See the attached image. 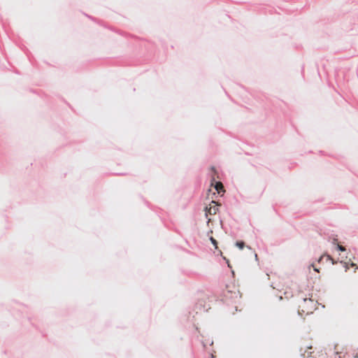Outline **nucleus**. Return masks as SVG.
Returning <instances> with one entry per match:
<instances>
[{"instance_id": "f257e3e1", "label": "nucleus", "mask_w": 358, "mask_h": 358, "mask_svg": "<svg viewBox=\"0 0 358 358\" xmlns=\"http://www.w3.org/2000/svg\"><path fill=\"white\" fill-rule=\"evenodd\" d=\"M301 313L308 315L315 309V302L311 299H303L299 305Z\"/></svg>"}, {"instance_id": "f03ea898", "label": "nucleus", "mask_w": 358, "mask_h": 358, "mask_svg": "<svg viewBox=\"0 0 358 358\" xmlns=\"http://www.w3.org/2000/svg\"><path fill=\"white\" fill-rule=\"evenodd\" d=\"M218 204L214 201H212L208 206L206 207V217L208 215H215L216 214L217 211L218 210Z\"/></svg>"}, {"instance_id": "7ed1b4c3", "label": "nucleus", "mask_w": 358, "mask_h": 358, "mask_svg": "<svg viewBox=\"0 0 358 358\" xmlns=\"http://www.w3.org/2000/svg\"><path fill=\"white\" fill-rule=\"evenodd\" d=\"M214 188L217 191V194L224 192V186L221 182H217L214 186Z\"/></svg>"}, {"instance_id": "20e7f679", "label": "nucleus", "mask_w": 358, "mask_h": 358, "mask_svg": "<svg viewBox=\"0 0 358 358\" xmlns=\"http://www.w3.org/2000/svg\"><path fill=\"white\" fill-rule=\"evenodd\" d=\"M203 346L206 348L207 345H212L213 344V340L208 337L203 341Z\"/></svg>"}, {"instance_id": "39448f33", "label": "nucleus", "mask_w": 358, "mask_h": 358, "mask_svg": "<svg viewBox=\"0 0 358 358\" xmlns=\"http://www.w3.org/2000/svg\"><path fill=\"white\" fill-rule=\"evenodd\" d=\"M301 351L303 352V353L302 354L303 357H306L307 358L311 357V355L313 353V352H309L306 350H304L303 348H301Z\"/></svg>"}, {"instance_id": "423d86ee", "label": "nucleus", "mask_w": 358, "mask_h": 358, "mask_svg": "<svg viewBox=\"0 0 358 358\" xmlns=\"http://www.w3.org/2000/svg\"><path fill=\"white\" fill-rule=\"evenodd\" d=\"M236 245L240 248V249H243L244 248V245H245V243L243 242V241H238L236 243Z\"/></svg>"}, {"instance_id": "0eeeda50", "label": "nucleus", "mask_w": 358, "mask_h": 358, "mask_svg": "<svg viewBox=\"0 0 358 358\" xmlns=\"http://www.w3.org/2000/svg\"><path fill=\"white\" fill-rule=\"evenodd\" d=\"M210 240L211 243L215 245V248H217V243L216 240L212 236L210 238Z\"/></svg>"}, {"instance_id": "6e6552de", "label": "nucleus", "mask_w": 358, "mask_h": 358, "mask_svg": "<svg viewBox=\"0 0 358 358\" xmlns=\"http://www.w3.org/2000/svg\"><path fill=\"white\" fill-rule=\"evenodd\" d=\"M337 248H338V250H339L341 251H345V248L343 246L341 245H337Z\"/></svg>"}, {"instance_id": "1a4fd4ad", "label": "nucleus", "mask_w": 358, "mask_h": 358, "mask_svg": "<svg viewBox=\"0 0 358 358\" xmlns=\"http://www.w3.org/2000/svg\"><path fill=\"white\" fill-rule=\"evenodd\" d=\"M327 259L331 260L333 264H336V262H334V259L330 255H327Z\"/></svg>"}, {"instance_id": "9d476101", "label": "nucleus", "mask_w": 358, "mask_h": 358, "mask_svg": "<svg viewBox=\"0 0 358 358\" xmlns=\"http://www.w3.org/2000/svg\"><path fill=\"white\" fill-rule=\"evenodd\" d=\"M312 358H316V357H313ZM317 358H327V357H326V355H324V354H321V355H318V357H317Z\"/></svg>"}, {"instance_id": "9b49d317", "label": "nucleus", "mask_w": 358, "mask_h": 358, "mask_svg": "<svg viewBox=\"0 0 358 358\" xmlns=\"http://www.w3.org/2000/svg\"><path fill=\"white\" fill-rule=\"evenodd\" d=\"M214 353H215V351H213V352H210L211 358H214L215 357Z\"/></svg>"}, {"instance_id": "f8f14e48", "label": "nucleus", "mask_w": 358, "mask_h": 358, "mask_svg": "<svg viewBox=\"0 0 358 358\" xmlns=\"http://www.w3.org/2000/svg\"><path fill=\"white\" fill-rule=\"evenodd\" d=\"M351 266H355V269H357V268H358V267L357 266V265H356L355 264H354V263H352V264H351Z\"/></svg>"}, {"instance_id": "ddd939ff", "label": "nucleus", "mask_w": 358, "mask_h": 358, "mask_svg": "<svg viewBox=\"0 0 358 358\" xmlns=\"http://www.w3.org/2000/svg\"><path fill=\"white\" fill-rule=\"evenodd\" d=\"M345 266L346 268V270L349 268L348 266V263L345 262Z\"/></svg>"}, {"instance_id": "4468645a", "label": "nucleus", "mask_w": 358, "mask_h": 358, "mask_svg": "<svg viewBox=\"0 0 358 358\" xmlns=\"http://www.w3.org/2000/svg\"><path fill=\"white\" fill-rule=\"evenodd\" d=\"M306 348H307L308 350H311L312 349V347H308L306 346Z\"/></svg>"}, {"instance_id": "2eb2a0df", "label": "nucleus", "mask_w": 358, "mask_h": 358, "mask_svg": "<svg viewBox=\"0 0 358 358\" xmlns=\"http://www.w3.org/2000/svg\"><path fill=\"white\" fill-rule=\"evenodd\" d=\"M314 270L317 272H319L318 269H317L316 268H314Z\"/></svg>"}, {"instance_id": "dca6fc26", "label": "nucleus", "mask_w": 358, "mask_h": 358, "mask_svg": "<svg viewBox=\"0 0 358 358\" xmlns=\"http://www.w3.org/2000/svg\"><path fill=\"white\" fill-rule=\"evenodd\" d=\"M211 169L213 172H215V169L213 167Z\"/></svg>"}, {"instance_id": "f3484780", "label": "nucleus", "mask_w": 358, "mask_h": 358, "mask_svg": "<svg viewBox=\"0 0 358 358\" xmlns=\"http://www.w3.org/2000/svg\"><path fill=\"white\" fill-rule=\"evenodd\" d=\"M323 257H320V258L319 259V262L321 261V259H322Z\"/></svg>"}, {"instance_id": "a211bd4d", "label": "nucleus", "mask_w": 358, "mask_h": 358, "mask_svg": "<svg viewBox=\"0 0 358 358\" xmlns=\"http://www.w3.org/2000/svg\"><path fill=\"white\" fill-rule=\"evenodd\" d=\"M357 358H358V356H357Z\"/></svg>"}]
</instances>
